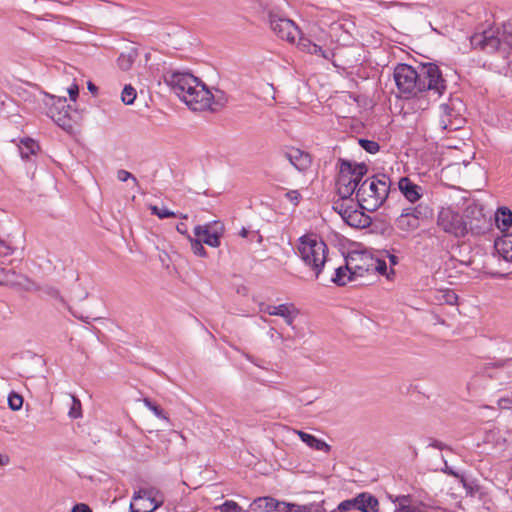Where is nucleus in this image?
I'll return each instance as SVG.
<instances>
[{"label": "nucleus", "mask_w": 512, "mask_h": 512, "mask_svg": "<svg viewBox=\"0 0 512 512\" xmlns=\"http://www.w3.org/2000/svg\"><path fill=\"white\" fill-rule=\"evenodd\" d=\"M393 75L399 92L406 98L424 91H433L441 95L446 89L441 71L433 63L421 65L418 69L408 64H398Z\"/></svg>", "instance_id": "1"}, {"label": "nucleus", "mask_w": 512, "mask_h": 512, "mask_svg": "<svg viewBox=\"0 0 512 512\" xmlns=\"http://www.w3.org/2000/svg\"><path fill=\"white\" fill-rule=\"evenodd\" d=\"M169 84L173 92L194 111H215L218 103L211 91L197 77L190 73L176 72L170 76Z\"/></svg>", "instance_id": "2"}, {"label": "nucleus", "mask_w": 512, "mask_h": 512, "mask_svg": "<svg viewBox=\"0 0 512 512\" xmlns=\"http://www.w3.org/2000/svg\"><path fill=\"white\" fill-rule=\"evenodd\" d=\"M344 34V27L340 22H332L325 27L315 23L310 25L307 36L299 38L297 48L329 60Z\"/></svg>", "instance_id": "3"}, {"label": "nucleus", "mask_w": 512, "mask_h": 512, "mask_svg": "<svg viewBox=\"0 0 512 512\" xmlns=\"http://www.w3.org/2000/svg\"><path fill=\"white\" fill-rule=\"evenodd\" d=\"M390 187L391 180L385 174L367 177L354 192L359 207L369 212L377 210L387 200Z\"/></svg>", "instance_id": "4"}, {"label": "nucleus", "mask_w": 512, "mask_h": 512, "mask_svg": "<svg viewBox=\"0 0 512 512\" xmlns=\"http://www.w3.org/2000/svg\"><path fill=\"white\" fill-rule=\"evenodd\" d=\"M328 252L327 244L316 233H306L298 239L297 254L316 279L319 278L325 264L330 262Z\"/></svg>", "instance_id": "5"}, {"label": "nucleus", "mask_w": 512, "mask_h": 512, "mask_svg": "<svg viewBox=\"0 0 512 512\" xmlns=\"http://www.w3.org/2000/svg\"><path fill=\"white\" fill-rule=\"evenodd\" d=\"M336 189L342 200L349 199L368 172L367 165L355 161L339 159Z\"/></svg>", "instance_id": "6"}, {"label": "nucleus", "mask_w": 512, "mask_h": 512, "mask_svg": "<svg viewBox=\"0 0 512 512\" xmlns=\"http://www.w3.org/2000/svg\"><path fill=\"white\" fill-rule=\"evenodd\" d=\"M164 503V495L155 487L135 491L130 503L132 512H153Z\"/></svg>", "instance_id": "7"}, {"label": "nucleus", "mask_w": 512, "mask_h": 512, "mask_svg": "<svg viewBox=\"0 0 512 512\" xmlns=\"http://www.w3.org/2000/svg\"><path fill=\"white\" fill-rule=\"evenodd\" d=\"M437 225L445 233L462 238L467 235L463 215L452 207H443L437 217Z\"/></svg>", "instance_id": "8"}, {"label": "nucleus", "mask_w": 512, "mask_h": 512, "mask_svg": "<svg viewBox=\"0 0 512 512\" xmlns=\"http://www.w3.org/2000/svg\"><path fill=\"white\" fill-rule=\"evenodd\" d=\"M462 215L467 234L480 235L488 229L490 217L484 212L482 205L471 202L466 206Z\"/></svg>", "instance_id": "9"}, {"label": "nucleus", "mask_w": 512, "mask_h": 512, "mask_svg": "<svg viewBox=\"0 0 512 512\" xmlns=\"http://www.w3.org/2000/svg\"><path fill=\"white\" fill-rule=\"evenodd\" d=\"M269 24L272 31L282 40L297 46L300 37H303L300 29L294 21L277 14H269Z\"/></svg>", "instance_id": "10"}, {"label": "nucleus", "mask_w": 512, "mask_h": 512, "mask_svg": "<svg viewBox=\"0 0 512 512\" xmlns=\"http://www.w3.org/2000/svg\"><path fill=\"white\" fill-rule=\"evenodd\" d=\"M423 218L422 206L404 208L401 214L395 218L393 227L403 237L410 235L420 227Z\"/></svg>", "instance_id": "11"}, {"label": "nucleus", "mask_w": 512, "mask_h": 512, "mask_svg": "<svg viewBox=\"0 0 512 512\" xmlns=\"http://www.w3.org/2000/svg\"><path fill=\"white\" fill-rule=\"evenodd\" d=\"M379 506V501L374 495L369 492H362L354 498L347 499L339 503L338 510L341 512H347L355 509L360 512H378Z\"/></svg>", "instance_id": "12"}, {"label": "nucleus", "mask_w": 512, "mask_h": 512, "mask_svg": "<svg viewBox=\"0 0 512 512\" xmlns=\"http://www.w3.org/2000/svg\"><path fill=\"white\" fill-rule=\"evenodd\" d=\"M464 118L457 109V102L450 100L449 103L441 104L439 107V126L442 130L455 131L462 127Z\"/></svg>", "instance_id": "13"}, {"label": "nucleus", "mask_w": 512, "mask_h": 512, "mask_svg": "<svg viewBox=\"0 0 512 512\" xmlns=\"http://www.w3.org/2000/svg\"><path fill=\"white\" fill-rule=\"evenodd\" d=\"M53 101L48 109V116L63 129L71 128V109L67 104L65 97L57 98L51 97Z\"/></svg>", "instance_id": "14"}, {"label": "nucleus", "mask_w": 512, "mask_h": 512, "mask_svg": "<svg viewBox=\"0 0 512 512\" xmlns=\"http://www.w3.org/2000/svg\"><path fill=\"white\" fill-rule=\"evenodd\" d=\"M347 269L352 271L355 279L371 271L373 258L363 253H351L345 258Z\"/></svg>", "instance_id": "15"}, {"label": "nucleus", "mask_w": 512, "mask_h": 512, "mask_svg": "<svg viewBox=\"0 0 512 512\" xmlns=\"http://www.w3.org/2000/svg\"><path fill=\"white\" fill-rule=\"evenodd\" d=\"M260 311L271 316H279L283 318L285 323L289 326L293 325L295 318L299 314L298 309L292 303H284L279 305L262 304L260 306Z\"/></svg>", "instance_id": "16"}, {"label": "nucleus", "mask_w": 512, "mask_h": 512, "mask_svg": "<svg viewBox=\"0 0 512 512\" xmlns=\"http://www.w3.org/2000/svg\"><path fill=\"white\" fill-rule=\"evenodd\" d=\"M283 156L300 172L306 171L312 164L311 156L307 152L296 147H287L284 149Z\"/></svg>", "instance_id": "17"}, {"label": "nucleus", "mask_w": 512, "mask_h": 512, "mask_svg": "<svg viewBox=\"0 0 512 512\" xmlns=\"http://www.w3.org/2000/svg\"><path fill=\"white\" fill-rule=\"evenodd\" d=\"M471 44L475 48L483 50H496L499 47L500 41L495 36V32L492 29H489L481 34H474L471 37Z\"/></svg>", "instance_id": "18"}, {"label": "nucleus", "mask_w": 512, "mask_h": 512, "mask_svg": "<svg viewBox=\"0 0 512 512\" xmlns=\"http://www.w3.org/2000/svg\"><path fill=\"white\" fill-rule=\"evenodd\" d=\"M194 234L200 241L211 247L216 248L220 245L221 232L211 229L210 224L196 226Z\"/></svg>", "instance_id": "19"}, {"label": "nucleus", "mask_w": 512, "mask_h": 512, "mask_svg": "<svg viewBox=\"0 0 512 512\" xmlns=\"http://www.w3.org/2000/svg\"><path fill=\"white\" fill-rule=\"evenodd\" d=\"M431 301L435 305L455 306L458 302V296L452 289H437L432 292Z\"/></svg>", "instance_id": "20"}, {"label": "nucleus", "mask_w": 512, "mask_h": 512, "mask_svg": "<svg viewBox=\"0 0 512 512\" xmlns=\"http://www.w3.org/2000/svg\"><path fill=\"white\" fill-rule=\"evenodd\" d=\"M399 189L405 198L412 203L421 198V187L413 183L407 177H403L399 180Z\"/></svg>", "instance_id": "21"}, {"label": "nucleus", "mask_w": 512, "mask_h": 512, "mask_svg": "<svg viewBox=\"0 0 512 512\" xmlns=\"http://www.w3.org/2000/svg\"><path fill=\"white\" fill-rule=\"evenodd\" d=\"M294 432L299 436V438L311 449L317 451H324L326 453L330 452L331 446L325 441L315 437L312 434L306 433L301 430H294Z\"/></svg>", "instance_id": "22"}, {"label": "nucleus", "mask_w": 512, "mask_h": 512, "mask_svg": "<svg viewBox=\"0 0 512 512\" xmlns=\"http://www.w3.org/2000/svg\"><path fill=\"white\" fill-rule=\"evenodd\" d=\"M495 249L505 260L512 262V234H504L496 239Z\"/></svg>", "instance_id": "23"}, {"label": "nucleus", "mask_w": 512, "mask_h": 512, "mask_svg": "<svg viewBox=\"0 0 512 512\" xmlns=\"http://www.w3.org/2000/svg\"><path fill=\"white\" fill-rule=\"evenodd\" d=\"M495 222L501 231H507L512 226V211L507 207H501L495 213Z\"/></svg>", "instance_id": "24"}, {"label": "nucleus", "mask_w": 512, "mask_h": 512, "mask_svg": "<svg viewBox=\"0 0 512 512\" xmlns=\"http://www.w3.org/2000/svg\"><path fill=\"white\" fill-rule=\"evenodd\" d=\"M335 276L332 278V281L337 285H346L348 282L356 280L351 270L347 269V262H345L344 266H339L334 268Z\"/></svg>", "instance_id": "25"}, {"label": "nucleus", "mask_w": 512, "mask_h": 512, "mask_svg": "<svg viewBox=\"0 0 512 512\" xmlns=\"http://www.w3.org/2000/svg\"><path fill=\"white\" fill-rule=\"evenodd\" d=\"M38 144L30 139H22L19 144V151L23 158H28L30 155H33L38 150Z\"/></svg>", "instance_id": "26"}, {"label": "nucleus", "mask_w": 512, "mask_h": 512, "mask_svg": "<svg viewBox=\"0 0 512 512\" xmlns=\"http://www.w3.org/2000/svg\"><path fill=\"white\" fill-rule=\"evenodd\" d=\"M254 504L265 512H274L277 500L271 497H259L254 501Z\"/></svg>", "instance_id": "27"}, {"label": "nucleus", "mask_w": 512, "mask_h": 512, "mask_svg": "<svg viewBox=\"0 0 512 512\" xmlns=\"http://www.w3.org/2000/svg\"><path fill=\"white\" fill-rule=\"evenodd\" d=\"M352 227H364L366 225V218L361 211L353 212L352 215H346V221Z\"/></svg>", "instance_id": "28"}, {"label": "nucleus", "mask_w": 512, "mask_h": 512, "mask_svg": "<svg viewBox=\"0 0 512 512\" xmlns=\"http://www.w3.org/2000/svg\"><path fill=\"white\" fill-rule=\"evenodd\" d=\"M371 270H375L381 275H385L388 279L395 274L394 269L392 268L388 271L387 262L381 259H373Z\"/></svg>", "instance_id": "29"}, {"label": "nucleus", "mask_w": 512, "mask_h": 512, "mask_svg": "<svg viewBox=\"0 0 512 512\" xmlns=\"http://www.w3.org/2000/svg\"><path fill=\"white\" fill-rule=\"evenodd\" d=\"M136 95V90L131 85H127L121 93V99L124 104L130 105L134 102Z\"/></svg>", "instance_id": "30"}, {"label": "nucleus", "mask_w": 512, "mask_h": 512, "mask_svg": "<svg viewBox=\"0 0 512 512\" xmlns=\"http://www.w3.org/2000/svg\"><path fill=\"white\" fill-rule=\"evenodd\" d=\"M274 512H302L298 505L277 501Z\"/></svg>", "instance_id": "31"}, {"label": "nucleus", "mask_w": 512, "mask_h": 512, "mask_svg": "<svg viewBox=\"0 0 512 512\" xmlns=\"http://www.w3.org/2000/svg\"><path fill=\"white\" fill-rule=\"evenodd\" d=\"M8 405L13 411H18L23 405V398L17 393H10L8 396Z\"/></svg>", "instance_id": "32"}, {"label": "nucleus", "mask_w": 512, "mask_h": 512, "mask_svg": "<svg viewBox=\"0 0 512 512\" xmlns=\"http://www.w3.org/2000/svg\"><path fill=\"white\" fill-rule=\"evenodd\" d=\"M220 512H241L242 508L233 500H226L218 506Z\"/></svg>", "instance_id": "33"}, {"label": "nucleus", "mask_w": 512, "mask_h": 512, "mask_svg": "<svg viewBox=\"0 0 512 512\" xmlns=\"http://www.w3.org/2000/svg\"><path fill=\"white\" fill-rule=\"evenodd\" d=\"M151 212L152 214L158 216L160 219H165V218H170V217H176V213H174L173 211L165 208V207H157V206H152L151 207Z\"/></svg>", "instance_id": "34"}, {"label": "nucleus", "mask_w": 512, "mask_h": 512, "mask_svg": "<svg viewBox=\"0 0 512 512\" xmlns=\"http://www.w3.org/2000/svg\"><path fill=\"white\" fill-rule=\"evenodd\" d=\"M191 249L193 253L197 256L205 257L206 256V250L202 245V241H200L198 238L194 239L189 237Z\"/></svg>", "instance_id": "35"}, {"label": "nucleus", "mask_w": 512, "mask_h": 512, "mask_svg": "<svg viewBox=\"0 0 512 512\" xmlns=\"http://www.w3.org/2000/svg\"><path fill=\"white\" fill-rule=\"evenodd\" d=\"M334 209L336 211H338V213L341 215V217L344 221H346V215H349V214L352 215L353 212L358 211L357 209H353L351 207H345L344 202H341V203L336 202L334 205Z\"/></svg>", "instance_id": "36"}, {"label": "nucleus", "mask_w": 512, "mask_h": 512, "mask_svg": "<svg viewBox=\"0 0 512 512\" xmlns=\"http://www.w3.org/2000/svg\"><path fill=\"white\" fill-rule=\"evenodd\" d=\"M69 416L73 419L81 417V402L75 396H72V407Z\"/></svg>", "instance_id": "37"}, {"label": "nucleus", "mask_w": 512, "mask_h": 512, "mask_svg": "<svg viewBox=\"0 0 512 512\" xmlns=\"http://www.w3.org/2000/svg\"><path fill=\"white\" fill-rule=\"evenodd\" d=\"M117 63L122 70H128L132 66L133 59L130 55L121 54L117 60Z\"/></svg>", "instance_id": "38"}, {"label": "nucleus", "mask_w": 512, "mask_h": 512, "mask_svg": "<svg viewBox=\"0 0 512 512\" xmlns=\"http://www.w3.org/2000/svg\"><path fill=\"white\" fill-rule=\"evenodd\" d=\"M360 145L369 153H376L379 150V145L375 141L361 139Z\"/></svg>", "instance_id": "39"}, {"label": "nucleus", "mask_w": 512, "mask_h": 512, "mask_svg": "<svg viewBox=\"0 0 512 512\" xmlns=\"http://www.w3.org/2000/svg\"><path fill=\"white\" fill-rule=\"evenodd\" d=\"M286 199L293 205H298L302 199V196L298 190H289L285 194Z\"/></svg>", "instance_id": "40"}, {"label": "nucleus", "mask_w": 512, "mask_h": 512, "mask_svg": "<svg viewBox=\"0 0 512 512\" xmlns=\"http://www.w3.org/2000/svg\"><path fill=\"white\" fill-rule=\"evenodd\" d=\"M145 404L155 414V416H157L158 418L167 419V417L165 416L163 410L160 407H158L155 404H152L148 400H145Z\"/></svg>", "instance_id": "41"}, {"label": "nucleus", "mask_w": 512, "mask_h": 512, "mask_svg": "<svg viewBox=\"0 0 512 512\" xmlns=\"http://www.w3.org/2000/svg\"><path fill=\"white\" fill-rule=\"evenodd\" d=\"M117 178H118V180H120L122 182H125L128 179H132L135 183L137 182L136 178L130 172H128L126 170H119L117 173Z\"/></svg>", "instance_id": "42"}, {"label": "nucleus", "mask_w": 512, "mask_h": 512, "mask_svg": "<svg viewBox=\"0 0 512 512\" xmlns=\"http://www.w3.org/2000/svg\"><path fill=\"white\" fill-rule=\"evenodd\" d=\"M395 512H422V510L416 506L412 505H403L401 504Z\"/></svg>", "instance_id": "43"}, {"label": "nucleus", "mask_w": 512, "mask_h": 512, "mask_svg": "<svg viewBox=\"0 0 512 512\" xmlns=\"http://www.w3.org/2000/svg\"><path fill=\"white\" fill-rule=\"evenodd\" d=\"M12 253V248L0 240V257L8 256Z\"/></svg>", "instance_id": "44"}, {"label": "nucleus", "mask_w": 512, "mask_h": 512, "mask_svg": "<svg viewBox=\"0 0 512 512\" xmlns=\"http://www.w3.org/2000/svg\"><path fill=\"white\" fill-rule=\"evenodd\" d=\"M71 512H93V511L87 504L79 503V504H76L72 508Z\"/></svg>", "instance_id": "45"}, {"label": "nucleus", "mask_w": 512, "mask_h": 512, "mask_svg": "<svg viewBox=\"0 0 512 512\" xmlns=\"http://www.w3.org/2000/svg\"><path fill=\"white\" fill-rule=\"evenodd\" d=\"M78 86L76 84H73L71 87L68 88V94L70 96V99L75 101L78 96Z\"/></svg>", "instance_id": "46"}, {"label": "nucleus", "mask_w": 512, "mask_h": 512, "mask_svg": "<svg viewBox=\"0 0 512 512\" xmlns=\"http://www.w3.org/2000/svg\"><path fill=\"white\" fill-rule=\"evenodd\" d=\"M387 258H388L390 268H392V269L394 266H396L399 263V258L394 254L387 253Z\"/></svg>", "instance_id": "47"}, {"label": "nucleus", "mask_w": 512, "mask_h": 512, "mask_svg": "<svg viewBox=\"0 0 512 512\" xmlns=\"http://www.w3.org/2000/svg\"><path fill=\"white\" fill-rule=\"evenodd\" d=\"M176 229H177V231H178L179 233H181V234H183V235H187V236H188V238L190 237V236L188 235L187 226H186V224H185V223L181 222V223L177 224Z\"/></svg>", "instance_id": "48"}, {"label": "nucleus", "mask_w": 512, "mask_h": 512, "mask_svg": "<svg viewBox=\"0 0 512 512\" xmlns=\"http://www.w3.org/2000/svg\"><path fill=\"white\" fill-rule=\"evenodd\" d=\"M239 235H240L241 237H243V238H246V237H247V235H248V230H247L246 228H244V227H243V228L240 230Z\"/></svg>", "instance_id": "49"}, {"label": "nucleus", "mask_w": 512, "mask_h": 512, "mask_svg": "<svg viewBox=\"0 0 512 512\" xmlns=\"http://www.w3.org/2000/svg\"><path fill=\"white\" fill-rule=\"evenodd\" d=\"M88 89H89L90 91H94V90H96V87H95L92 83H89V84H88Z\"/></svg>", "instance_id": "50"}, {"label": "nucleus", "mask_w": 512, "mask_h": 512, "mask_svg": "<svg viewBox=\"0 0 512 512\" xmlns=\"http://www.w3.org/2000/svg\"><path fill=\"white\" fill-rule=\"evenodd\" d=\"M506 402H507V400H505V399H501V400H500V405H501V406H503V407H506V405L504 404V403H506Z\"/></svg>", "instance_id": "51"}, {"label": "nucleus", "mask_w": 512, "mask_h": 512, "mask_svg": "<svg viewBox=\"0 0 512 512\" xmlns=\"http://www.w3.org/2000/svg\"><path fill=\"white\" fill-rule=\"evenodd\" d=\"M437 321H438L440 324H442V325H444V324H445V321H444L443 319H439L438 317H437Z\"/></svg>", "instance_id": "52"}, {"label": "nucleus", "mask_w": 512, "mask_h": 512, "mask_svg": "<svg viewBox=\"0 0 512 512\" xmlns=\"http://www.w3.org/2000/svg\"><path fill=\"white\" fill-rule=\"evenodd\" d=\"M180 217L183 218V219H187L188 218L187 215H180Z\"/></svg>", "instance_id": "53"}]
</instances>
